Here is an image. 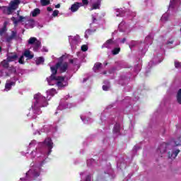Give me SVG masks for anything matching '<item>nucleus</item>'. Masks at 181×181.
<instances>
[{
    "label": "nucleus",
    "mask_w": 181,
    "mask_h": 181,
    "mask_svg": "<svg viewBox=\"0 0 181 181\" xmlns=\"http://www.w3.org/2000/svg\"><path fill=\"white\" fill-rule=\"evenodd\" d=\"M163 53H165V50L162 49L161 50V54H163Z\"/></svg>",
    "instance_id": "nucleus-59"
},
{
    "label": "nucleus",
    "mask_w": 181,
    "mask_h": 181,
    "mask_svg": "<svg viewBox=\"0 0 181 181\" xmlns=\"http://www.w3.org/2000/svg\"><path fill=\"white\" fill-rule=\"evenodd\" d=\"M103 177H109V179H114V171L111 168V165H107L105 168L104 173L103 174Z\"/></svg>",
    "instance_id": "nucleus-18"
},
{
    "label": "nucleus",
    "mask_w": 181,
    "mask_h": 181,
    "mask_svg": "<svg viewBox=\"0 0 181 181\" xmlns=\"http://www.w3.org/2000/svg\"><path fill=\"white\" fill-rule=\"evenodd\" d=\"M28 153H29L28 151L26 152V153H25V152H21V155H23V156H26V155H28Z\"/></svg>",
    "instance_id": "nucleus-54"
},
{
    "label": "nucleus",
    "mask_w": 181,
    "mask_h": 181,
    "mask_svg": "<svg viewBox=\"0 0 181 181\" xmlns=\"http://www.w3.org/2000/svg\"><path fill=\"white\" fill-rule=\"evenodd\" d=\"M47 98L43 96L42 93H38L34 95V99L31 107L27 112L26 115L28 119H36V115L42 114L41 108H45L49 105V100L52 99L55 94H57L56 89L51 88L47 90Z\"/></svg>",
    "instance_id": "nucleus-2"
},
{
    "label": "nucleus",
    "mask_w": 181,
    "mask_h": 181,
    "mask_svg": "<svg viewBox=\"0 0 181 181\" xmlns=\"http://www.w3.org/2000/svg\"><path fill=\"white\" fill-rule=\"evenodd\" d=\"M141 66H142V60H141V59H139L138 64H136V66H135V67H134V74H138L139 73V71H141Z\"/></svg>",
    "instance_id": "nucleus-27"
},
{
    "label": "nucleus",
    "mask_w": 181,
    "mask_h": 181,
    "mask_svg": "<svg viewBox=\"0 0 181 181\" xmlns=\"http://www.w3.org/2000/svg\"><path fill=\"white\" fill-rule=\"evenodd\" d=\"M82 52H87L88 50V46L87 45H83L81 47Z\"/></svg>",
    "instance_id": "nucleus-44"
},
{
    "label": "nucleus",
    "mask_w": 181,
    "mask_h": 181,
    "mask_svg": "<svg viewBox=\"0 0 181 181\" xmlns=\"http://www.w3.org/2000/svg\"><path fill=\"white\" fill-rule=\"evenodd\" d=\"M63 59H64V56L59 57V60H63Z\"/></svg>",
    "instance_id": "nucleus-58"
},
{
    "label": "nucleus",
    "mask_w": 181,
    "mask_h": 181,
    "mask_svg": "<svg viewBox=\"0 0 181 181\" xmlns=\"http://www.w3.org/2000/svg\"><path fill=\"white\" fill-rule=\"evenodd\" d=\"M116 42L117 43V46L119 44L123 45V43H125V42H127V38H123L122 40L117 39Z\"/></svg>",
    "instance_id": "nucleus-42"
},
{
    "label": "nucleus",
    "mask_w": 181,
    "mask_h": 181,
    "mask_svg": "<svg viewBox=\"0 0 181 181\" xmlns=\"http://www.w3.org/2000/svg\"><path fill=\"white\" fill-rule=\"evenodd\" d=\"M37 144V143L36 142L35 140H32V141L30 142L28 146L27 147V151H30V149L35 148V146H36Z\"/></svg>",
    "instance_id": "nucleus-31"
},
{
    "label": "nucleus",
    "mask_w": 181,
    "mask_h": 181,
    "mask_svg": "<svg viewBox=\"0 0 181 181\" xmlns=\"http://www.w3.org/2000/svg\"><path fill=\"white\" fill-rule=\"evenodd\" d=\"M39 13H40V9H39V8H35L34 11H33L31 12V15L33 17L37 16V15H39Z\"/></svg>",
    "instance_id": "nucleus-36"
},
{
    "label": "nucleus",
    "mask_w": 181,
    "mask_h": 181,
    "mask_svg": "<svg viewBox=\"0 0 181 181\" xmlns=\"http://www.w3.org/2000/svg\"><path fill=\"white\" fill-rule=\"evenodd\" d=\"M57 131V126L56 124H52L50 126H44V127L40 130H37L33 132V135H42V134L46 132L48 135H52Z\"/></svg>",
    "instance_id": "nucleus-10"
},
{
    "label": "nucleus",
    "mask_w": 181,
    "mask_h": 181,
    "mask_svg": "<svg viewBox=\"0 0 181 181\" xmlns=\"http://www.w3.org/2000/svg\"><path fill=\"white\" fill-rule=\"evenodd\" d=\"M0 66L4 67V69H8V67H9V61H8V59H4V61H2L0 63Z\"/></svg>",
    "instance_id": "nucleus-33"
},
{
    "label": "nucleus",
    "mask_w": 181,
    "mask_h": 181,
    "mask_svg": "<svg viewBox=\"0 0 181 181\" xmlns=\"http://www.w3.org/2000/svg\"><path fill=\"white\" fill-rule=\"evenodd\" d=\"M28 45H30L31 47H33V52H39L40 49L41 42L37 40V38L35 37H31L28 40Z\"/></svg>",
    "instance_id": "nucleus-15"
},
{
    "label": "nucleus",
    "mask_w": 181,
    "mask_h": 181,
    "mask_svg": "<svg viewBox=\"0 0 181 181\" xmlns=\"http://www.w3.org/2000/svg\"><path fill=\"white\" fill-rule=\"evenodd\" d=\"M0 37L2 42H6L9 43L16 37V32L12 31L11 35H8L6 33V27L0 28Z\"/></svg>",
    "instance_id": "nucleus-8"
},
{
    "label": "nucleus",
    "mask_w": 181,
    "mask_h": 181,
    "mask_svg": "<svg viewBox=\"0 0 181 181\" xmlns=\"http://www.w3.org/2000/svg\"><path fill=\"white\" fill-rule=\"evenodd\" d=\"M2 52V48L0 47V53Z\"/></svg>",
    "instance_id": "nucleus-60"
},
{
    "label": "nucleus",
    "mask_w": 181,
    "mask_h": 181,
    "mask_svg": "<svg viewBox=\"0 0 181 181\" xmlns=\"http://www.w3.org/2000/svg\"><path fill=\"white\" fill-rule=\"evenodd\" d=\"M23 56H25V57H27V59H33L34 57L33 54H32V52H30V50L29 49H26L24 52Z\"/></svg>",
    "instance_id": "nucleus-28"
},
{
    "label": "nucleus",
    "mask_w": 181,
    "mask_h": 181,
    "mask_svg": "<svg viewBox=\"0 0 181 181\" xmlns=\"http://www.w3.org/2000/svg\"><path fill=\"white\" fill-rule=\"evenodd\" d=\"M20 64H25V56L22 55L18 59V61Z\"/></svg>",
    "instance_id": "nucleus-39"
},
{
    "label": "nucleus",
    "mask_w": 181,
    "mask_h": 181,
    "mask_svg": "<svg viewBox=\"0 0 181 181\" xmlns=\"http://www.w3.org/2000/svg\"><path fill=\"white\" fill-rule=\"evenodd\" d=\"M52 149L53 141L49 137L45 139L44 142L38 143L35 149L29 155L30 159H34L30 168L19 181H42V166L46 163V158L52 153Z\"/></svg>",
    "instance_id": "nucleus-1"
},
{
    "label": "nucleus",
    "mask_w": 181,
    "mask_h": 181,
    "mask_svg": "<svg viewBox=\"0 0 181 181\" xmlns=\"http://www.w3.org/2000/svg\"><path fill=\"white\" fill-rule=\"evenodd\" d=\"M131 16H136V13H135V12H132V13H131Z\"/></svg>",
    "instance_id": "nucleus-56"
},
{
    "label": "nucleus",
    "mask_w": 181,
    "mask_h": 181,
    "mask_svg": "<svg viewBox=\"0 0 181 181\" xmlns=\"http://www.w3.org/2000/svg\"><path fill=\"white\" fill-rule=\"evenodd\" d=\"M166 46L167 47H168V49H172V47H173V46H172L171 45H173V39H170L168 41H167L166 42Z\"/></svg>",
    "instance_id": "nucleus-37"
},
{
    "label": "nucleus",
    "mask_w": 181,
    "mask_h": 181,
    "mask_svg": "<svg viewBox=\"0 0 181 181\" xmlns=\"http://www.w3.org/2000/svg\"><path fill=\"white\" fill-rule=\"evenodd\" d=\"M160 21L163 23H165V22H168V21H169V13L168 12L165 13L162 16Z\"/></svg>",
    "instance_id": "nucleus-30"
},
{
    "label": "nucleus",
    "mask_w": 181,
    "mask_h": 181,
    "mask_svg": "<svg viewBox=\"0 0 181 181\" xmlns=\"http://www.w3.org/2000/svg\"><path fill=\"white\" fill-rule=\"evenodd\" d=\"M121 129H122V127L118 122H117L113 127V134L114 135H120Z\"/></svg>",
    "instance_id": "nucleus-24"
},
{
    "label": "nucleus",
    "mask_w": 181,
    "mask_h": 181,
    "mask_svg": "<svg viewBox=\"0 0 181 181\" xmlns=\"http://www.w3.org/2000/svg\"><path fill=\"white\" fill-rule=\"evenodd\" d=\"M55 8H60V4H57V5L55 6Z\"/></svg>",
    "instance_id": "nucleus-57"
},
{
    "label": "nucleus",
    "mask_w": 181,
    "mask_h": 181,
    "mask_svg": "<svg viewBox=\"0 0 181 181\" xmlns=\"http://www.w3.org/2000/svg\"><path fill=\"white\" fill-rule=\"evenodd\" d=\"M55 114H57V112H56Z\"/></svg>",
    "instance_id": "nucleus-63"
},
{
    "label": "nucleus",
    "mask_w": 181,
    "mask_h": 181,
    "mask_svg": "<svg viewBox=\"0 0 181 181\" xmlns=\"http://www.w3.org/2000/svg\"><path fill=\"white\" fill-rule=\"evenodd\" d=\"M11 21L13 22L14 25H18L19 22H25V29H33V28H35V20L30 19L29 17L19 16L18 19L15 17H12Z\"/></svg>",
    "instance_id": "nucleus-6"
},
{
    "label": "nucleus",
    "mask_w": 181,
    "mask_h": 181,
    "mask_svg": "<svg viewBox=\"0 0 181 181\" xmlns=\"http://www.w3.org/2000/svg\"><path fill=\"white\" fill-rule=\"evenodd\" d=\"M81 119L83 124H91V122H93V119L91 118V112L82 115L81 116Z\"/></svg>",
    "instance_id": "nucleus-21"
},
{
    "label": "nucleus",
    "mask_w": 181,
    "mask_h": 181,
    "mask_svg": "<svg viewBox=\"0 0 181 181\" xmlns=\"http://www.w3.org/2000/svg\"><path fill=\"white\" fill-rule=\"evenodd\" d=\"M98 17V13H95L94 14L92 15L93 22H92V23L90 24V29H88L85 32L84 36H85L86 39H88V36H90V35H92L93 33H94V32H95V30L97 29V27L98 26V25L97 24V18Z\"/></svg>",
    "instance_id": "nucleus-9"
},
{
    "label": "nucleus",
    "mask_w": 181,
    "mask_h": 181,
    "mask_svg": "<svg viewBox=\"0 0 181 181\" xmlns=\"http://www.w3.org/2000/svg\"><path fill=\"white\" fill-rule=\"evenodd\" d=\"M52 63L50 62L49 64L52 74L49 78H47L48 85L57 86L59 90H63V88H66L69 86V79L70 77L57 76V70H59L61 73H64L69 69V64L66 62H58L55 66H53Z\"/></svg>",
    "instance_id": "nucleus-3"
},
{
    "label": "nucleus",
    "mask_w": 181,
    "mask_h": 181,
    "mask_svg": "<svg viewBox=\"0 0 181 181\" xmlns=\"http://www.w3.org/2000/svg\"><path fill=\"white\" fill-rule=\"evenodd\" d=\"M138 100H139V98H136L135 100H131V98L129 97H127L125 99L123 100L122 103L123 104H124L125 107H126V111H138V110H139V107L138 106H132V103H135L136 101H138Z\"/></svg>",
    "instance_id": "nucleus-11"
},
{
    "label": "nucleus",
    "mask_w": 181,
    "mask_h": 181,
    "mask_svg": "<svg viewBox=\"0 0 181 181\" xmlns=\"http://www.w3.org/2000/svg\"><path fill=\"white\" fill-rule=\"evenodd\" d=\"M69 98L70 96L68 95L61 100L59 105L57 107V111H62L63 110H66V108H71L72 107H74V105H76L73 103H69L67 99H69Z\"/></svg>",
    "instance_id": "nucleus-13"
},
{
    "label": "nucleus",
    "mask_w": 181,
    "mask_h": 181,
    "mask_svg": "<svg viewBox=\"0 0 181 181\" xmlns=\"http://www.w3.org/2000/svg\"><path fill=\"white\" fill-rule=\"evenodd\" d=\"M69 42L70 43L71 50L74 51L77 49V46L81 43V39H80V36L78 35L75 36L70 35L69 36Z\"/></svg>",
    "instance_id": "nucleus-12"
},
{
    "label": "nucleus",
    "mask_w": 181,
    "mask_h": 181,
    "mask_svg": "<svg viewBox=\"0 0 181 181\" xmlns=\"http://www.w3.org/2000/svg\"><path fill=\"white\" fill-rule=\"evenodd\" d=\"M153 40V37H152V35H148L145 38V40L144 42H139L136 41H132L130 44L129 45V48L131 50L134 49V47H139V50L141 52V54H145L146 53V51L148 50V46L149 45H152V42Z\"/></svg>",
    "instance_id": "nucleus-5"
},
{
    "label": "nucleus",
    "mask_w": 181,
    "mask_h": 181,
    "mask_svg": "<svg viewBox=\"0 0 181 181\" xmlns=\"http://www.w3.org/2000/svg\"><path fill=\"white\" fill-rule=\"evenodd\" d=\"M70 63H72V64L77 63V59H70Z\"/></svg>",
    "instance_id": "nucleus-50"
},
{
    "label": "nucleus",
    "mask_w": 181,
    "mask_h": 181,
    "mask_svg": "<svg viewBox=\"0 0 181 181\" xmlns=\"http://www.w3.org/2000/svg\"><path fill=\"white\" fill-rule=\"evenodd\" d=\"M138 149H139V146H135L134 148V151H138Z\"/></svg>",
    "instance_id": "nucleus-55"
},
{
    "label": "nucleus",
    "mask_w": 181,
    "mask_h": 181,
    "mask_svg": "<svg viewBox=\"0 0 181 181\" xmlns=\"http://www.w3.org/2000/svg\"><path fill=\"white\" fill-rule=\"evenodd\" d=\"M122 165H124V163H119V162H117V168L122 169Z\"/></svg>",
    "instance_id": "nucleus-49"
},
{
    "label": "nucleus",
    "mask_w": 181,
    "mask_h": 181,
    "mask_svg": "<svg viewBox=\"0 0 181 181\" xmlns=\"http://www.w3.org/2000/svg\"><path fill=\"white\" fill-rule=\"evenodd\" d=\"M81 6H83L82 3L76 2L74 4H72L70 9L71 12H77L78 11V8H81Z\"/></svg>",
    "instance_id": "nucleus-25"
},
{
    "label": "nucleus",
    "mask_w": 181,
    "mask_h": 181,
    "mask_svg": "<svg viewBox=\"0 0 181 181\" xmlns=\"http://www.w3.org/2000/svg\"><path fill=\"white\" fill-rule=\"evenodd\" d=\"M118 29L119 32H124V33H129L131 32V28H129V25L126 24L125 22L122 21L118 26Z\"/></svg>",
    "instance_id": "nucleus-20"
},
{
    "label": "nucleus",
    "mask_w": 181,
    "mask_h": 181,
    "mask_svg": "<svg viewBox=\"0 0 181 181\" xmlns=\"http://www.w3.org/2000/svg\"><path fill=\"white\" fill-rule=\"evenodd\" d=\"M180 5V0H170L168 12H173V11H176L179 6Z\"/></svg>",
    "instance_id": "nucleus-19"
},
{
    "label": "nucleus",
    "mask_w": 181,
    "mask_h": 181,
    "mask_svg": "<svg viewBox=\"0 0 181 181\" xmlns=\"http://www.w3.org/2000/svg\"><path fill=\"white\" fill-rule=\"evenodd\" d=\"M82 5L84 6V5H88V0H82Z\"/></svg>",
    "instance_id": "nucleus-48"
},
{
    "label": "nucleus",
    "mask_w": 181,
    "mask_h": 181,
    "mask_svg": "<svg viewBox=\"0 0 181 181\" xmlns=\"http://www.w3.org/2000/svg\"><path fill=\"white\" fill-rule=\"evenodd\" d=\"M107 122L114 124V117L112 116H110L107 119V113L105 112V111H103L100 114L99 124L100 125H105Z\"/></svg>",
    "instance_id": "nucleus-16"
},
{
    "label": "nucleus",
    "mask_w": 181,
    "mask_h": 181,
    "mask_svg": "<svg viewBox=\"0 0 181 181\" xmlns=\"http://www.w3.org/2000/svg\"><path fill=\"white\" fill-rule=\"evenodd\" d=\"M88 166H94L95 165V160L93 158L87 160Z\"/></svg>",
    "instance_id": "nucleus-35"
},
{
    "label": "nucleus",
    "mask_w": 181,
    "mask_h": 181,
    "mask_svg": "<svg viewBox=\"0 0 181 181\" xmlns=\"http://www.w3.org/2000/svg\"><path fill=\"white\" fill-rule=\"evenodd\" d=\"M18 55L16 52L8 53L7 54L8 62H18Z\"/></svg>",
    "instance_id": "nucleus-23"
},
{
    "label": "nucleus",
    "mask_w": 181,
    "mask_h": 181,
    "mask_svg": "<svg viewBox=\"0 0 181 181\" xmlns=\"http://www.w3.org/2000/svg\"><path fill=\"white\" fill-rule=\"evenodd\" d=\"M100 1H98L96 3H95L93 5V8H90V11H93V9H98V8H100Z\"/></svg>",
    "instance_id": "nucleus-40"
},
{
    "label": "nucleus",
    "mask_w": 181,
    "mask_h": 181,
    "mask_svg": "<svg viewBox=\"0 0 181 181\" xmlns=\"http://www.w3.org/2000/svg\"><path fill=\"white\" fill-rule=\"evenodd\" d=\"M105 66H107V63L105 64Z\"/></svg>",
    "instance_id": "nucleus-61"
},
{
    "label": "nucleus",
    "mask_w": 181,
    "mask_h": 181,
    "mask_svg": "<svg viewBox=\"0 0 181 181\" xmlns=\"http://www.w3.org/2000/svg\"><path fill=\"white\" fill-rule=\"evenodd\" d=\"M19 4H21V1L13 0L10 2L8 6H1L0 9H1L3 13H5V15H11L16 9H18Z\"/></svg>",
    "instance_id": "nucleus-7"
},
{
    "label": "nucleus",
    "mask_w": 181,
    "mask_h": 181,
    "mask_svg": "<svg viewBox=\"0 0 181 181\" xmlns=\"http://www.w3.org/2000/svg\"><path fill=\"white\" fill-rule=\"evenodd\" d=\"M0 9H1V6H0Z\"/></svg>",
    "instance_id": "nucleus-64"
},
{
    "label": "nucleus",
    "mask_w": 181,
    "mask_h": 181,
    "mask_svg": "<svg viewBox=\"0 0 181 181\" xmlns=\"http://www.w3.org/2000/svg\"><path fill=\"white\" fill-rule=\"evenodd\" d=\"M18 80H19V77L18 76V74H14V75L11 76V79L6 81L4 91H10V90L12 89V87L15 86Z\"/></svg>",
    "instance_id": "nucleus-14"
},
{
    "label": "nucleus",
    "mask_w": 181,
    "mask_h": 181,
    "mask_svg": "<svg viewBox=\"0 0 181 181\" xmlns=\"http://www.w3.org/2000/svg\"><path fill=\"white\" fill-rule=\"evenodd\" d=\"M40 3L42 6H47L50 4V0H40Z\"/></svg>",
    "instance_id": "nucleus-38"
},
{
    "label": "nucleus",
    "mask_w": 181,
    "mask_h": 181,
    "mask_svg": "<svg viewBox=\"0 0 181 181\" xmlns=\"http://www.w3.org/2000/svg\"><path fill=\"white\" fill-rule=\"evenodd\" d=\"M57 15H59V11L58 10L54 11L52 13V16H54V18H56V16H57Z\"/></svg>",
    "instance_id": "nucleus-47"
},
{
    "label": "nucleus",
    "mask_w": 181,
    "mask_h": 181,
    "mask_svg": "<svg viewBox=\"0 0 181 181\" xmlns=\"http://www.w3.org/2000/svg\"><path fill=\"white\" fill-rule=\"evenodd\" d=\"M163 60V57L160 54H157L156 57H154L153 59V62H149L148 66H151V64H159V63H161V62Z\"/></svg>",
    "instance_id": "nucleus-22"
},
{
    "label": "nucleus",
    "mask_w": 181,
    "mask_h": 181,
    "mask_svg": "<svg viewBox=\"0 0 181 181\" xmlns=\"http://www.w3.org/2000/svg\"><path fill=\"white\" fill-rule=\"evenodd\" d=\"M175 66L176 69H180L181 63L177 62V61H175Z\"/></svg>",
    "instance_id": "nucleus-45"
},
{
    "label": "nucleus",
    "mask_w": 181,
    "mask_h": 181,
    "mask_svg": "<svg viewBox=\"0 0 181 181\" xmlns=\"http://www.w3.org/2000/svg\"><path fill=\"white\" fill-rule=\"evenodd\" d=\"M103 90L104 91H108L110 90V85H103Z\"/></svg>",
    "instance_id": "nucleus-46"
},
{
    "label": "nucleus",
    "mask_w": 181,
    "mask_h": 181,
    "mask_svg": "<svg viewBox=\"0 0 181 181\" xmlns=\"http://www.w3.org/2000/svg\"><path fill=\"white\" fill-rule=\"evenodd\" d=\"M82 54H83V52H77L78 57H81V58L83 57Z\"/></svg>",
    "instance_id": "nucleus-51"
},
{
    "label": "nucleus",
    "mask_w": 181,
    "mask_h": 181,
    "mask_svg": "<svg viewBox=\"0 0 181 181\" xmlns=\"http://www.w3.org/2000/svg\"><path fill=\"white\" fill-rule=\"evenodd\" d=\"M47 11H48V12H52V11H53V8H52V7H47Z\"/></svg>",
    "instance_id": "nucleus-52"
},
{
    "label": "nucleus",
    "mask_w": 181,
    "mask_h": 181,
    "mask_svg": "<svg viewBox=\"0 0 181 181\" xmlns=\"http://www.w3.org/2000/svg\"><path fill=\"white\" fill-rule=\"evenodd\" d=\"M115 11L116 16L122 17L125 13V12H124V10H122V8H116Z\"/></svg>",
    "instance_id": "nucleus-29"
},
{
    "label": "nucleus",
    "mask_w": 181,
    "mask_h": 181,
    "mask_svg": "<svg viewBox=\"0 0 181 181\" xmlns=\"http://www.w3.org/2000/svg\"><path fill=\"white\" fill-rule=\"evenodd\" d=\"M181 144V137H179L177 140H175L174 141H171L169 144L166 143H163L162 144L160 145L158 147V149L157 151L158 153H165L166 152V149H171V151L168 152V158L170 159H175L177 155H179V152H180V150L179 149H175V146H179Z\"/></svg>",
    "instance_id": "nucleus-4"
},
{
    "label": "nucleus",
    "mask_w": 181,
    "mask_h": 181,
    "mask_svg": "<svg viewBox=\"0 0 181 181\" xmlns=\"http://www.w3.org/2000/svg\"><path fill=\"white\" fill-rule=\"evenodd\" d=\"M103 66V64L100 62H97L94 64L93 66V71H95V73L98 72V70H100V69H101V66Z\"/></svg>",
    "instance_id": "nucleus-32"
},
{
    "label": "nucleus",
    "mask_w": 181,
    "mask_h": 181,
    "mask_svg": "<svg viewBox=\"0 0 181 181\" xmlns=\"http://www.w3.org/2000/svg\"><path fill=\"white\" fill-rule=\"evenodd\" d=\"M177 100L179 104H181V89H180L177 92Z\"/></svg>",
    "instance_id": "nucleus-41"
},
{
    "label": "nucleus",
    "mask_w": 181,
    "mask_h": 181,
    "mask_svg": "<svg viewBox=\"0 0 181 181\" xmlns=\"http://www.w3.org/2000/svg\"><path fill=\"white\" fill-rule=\"evenodd\" d=\"M120 51H121V48H119V47H116V48H115V49L112 51V54L115 55V54H118V53H119Z\"/></svg>",
    "instance_id": "nucleus-43"
},
{
    "label": "nucleus",
    "mask_w": 181,
    "mask_h": 181,
    "mask_svg": "<svg viewBox=\"0 0 181 181\" xmlns=\"http://www.w3.org/2000/svg\"><path fill=\"white\" fill-rule=\"evenodd\" d=\"M43 63H45V58L42 57H38L35 60V64H37V66H39V64H43Z\"/></svg>",
    "instance_id": "nucleus-34"
},
{
    "label": "nucleus",
    "mask_w": 181,
    "mask_h": 181,
    "mask_svg": "<svg viewBox=\"0 0 181 181\" xmlns=\"http://www.w3.org/2000/svg\"><path fill=\"white\" fill-rule=\"evenodd\" d=\"M116 46H118L117 40L114 41V40L110 39L102 45V49H104V47L106 49H112L113 47H116Z\"/></svg>",
    "instance_id": "nucleus-17"
},
{
    "label": "nucleus",
    "mask_w": 181,
    "mask_h": 181,
    "mask_svg": "<svg viewBox=\"0 0 181 181\" xmlns=\"http://www.w3.org/2000/svg\"><path fill=\"white\" fill-rule=\"evenodd\" d=\"M81 181H91V176L87 175V172L80 173Z\"/></svg>",
    "instance_id": "nucleus-26"
},
{
    "label": "nucleus",
    "mask_w": 181,
    "mask_h": 181,
    "mask_svg": "<svg viewBox=\"0 0 181 181\" xmlns=\"http://www.w3.org/2000/svg\"><path fill=\"white\" fill-rule=\"evenodd\" d=\"M104 74H106V73H105V72H104Z\"/></svg>",
    "instance_id": "nucleus-62"
},
{
    "label": "nucleus",
    "mask_w": 181,
    "mask_h": 181,
    "mask_svg": "<svg viewBox=\"0 0 181 181\" xmlns=\"http://www.w3.org/2000/svg\"><path fill=\"white\" fill-rule=\"evenodd\" d=\"M87 81H88V77L83 78V80L82 83H86Z\"/></svg>",
    "instance_id": "nucleus-53"
}]
</instances>
